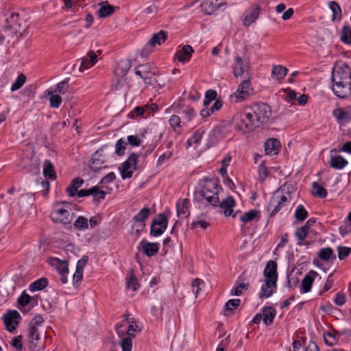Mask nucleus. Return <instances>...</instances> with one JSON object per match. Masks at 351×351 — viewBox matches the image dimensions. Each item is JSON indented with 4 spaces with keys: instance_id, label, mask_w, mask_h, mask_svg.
<instances>
[{
    "instance_id": "nucleus-55",
    "label": "nucleus",
    "mask_w": 351,
    "mask_h": 351,
    "mask_svg": "<svg viewBox=\"0 0 351 351\" xmlns=\"http://www.w3.org/2000/svg\"><path fill=\"white\" fill-rule=\"evenodd\" d=\"M27 337L28 341H38L40 340V334L37 327L29 326Z\"/></svg>"
},
{
    "instance_id": "nucleus-53",
    "label": "nucleus",
    "mask_w": 351,
    "mask_h": 351,
    "mask_svg": "<svg viewBox=\"0 0 351 351\" xmlns=\"http://www.w3.org/2000/svg\"><path fill=\"white\" fill-rule=\"evenodd\" d=\"M127 145V142H125L123 138L119 139L115 145V153L117 155L119 156H122L125 154V146Z\"/></svg>"
},
{
    "instance_id": "nucleus-33",
    "label": "nucleus",
    "mask_w": 351,
    "mask_h": 351,
    "mask_svg": "<svg viewBox=\"0 0 351 351\" xmlns=\"http://www.w3.org/2000/svg\"><path fill=\"white\" fill-rule=\"evenodd\" d=\"M49 280L47 278L43 277L32 282L29 286V290L32 292L42 291L47 287Z\"/></svg>"
},
{
    "instance_id": "nucleus-36",
    "label": "nucleus",
    "mask_w": 351,
    "mask_h": 351,
    "mask_svg": "<svg viewBox=\"0 0 351 351\" xmlns=\"http://www.w3.org/2000/svg\"><path fill=\"white\" fill-rule=\"evenodd\" d=\"M241 303L239 299L229 300L225 304L223 308V315L226 316L231 315L233 314V311L236 309Z\"/></svg>"
},
{
    "instance_id": "nucleus-19",
    "label": "nucleus",
    "mask_w": 351,
    "mask_h": 351,
    "mask_svg": "<svg viewBox=\"0 0 351 351\" xmlns=\"http://www.w3.org/2000/svg\"><path fill=\"white\" fill-rule=\"evenodd\" d=\"M317 275V272L313 270H311L310 272L304 276L301 283V293H308L311 291L312 285L314 282V277Z\"/></svg>"
},
{
    "instance_id": "nucleus-5",
    "label": "nucleus",
    "mask_w": 351,
    "mask_h": 351,
    "mask_svg": "<svg viewBox=\"0 0 351 351\" xmlns=\"http://www.w3.org/2000/svg\"><path fill=\"white\" fill-rule=\"evenodd\" d=\"M233 124L236 130L246 133L256 128L253 123L252 117L245 109L244 112L237 113L233 117Z\"/></svg>"
},
{
    "instance_id": "nucleus-63",
    "label": "nucleus",
    "mask_w": 351,
    "mask_h": 351,
    "mask_svg": "<svg viewBox=\"0 0 351 351\" xmlns=\"http://www.w3.org/2000/svg\"><path fill=\"white\" fill-rule=\"evenodd\" d=\"M274 291L271 289V288H267V287L265 285L261 287L258 297L261 299L267 298L271 297Z\"/></svg>"
},
{
    "instance_id": "nucleus-60",
    "label": "nucleus",
    "mask_w": 351,
    "mask_h": 351,
    "mask_svg": "<svg viewBox=\"0 0 351 351\" xmlns=\"http://www.w3.org/2000/svg\"><path fill=\"white\" fill-rule=\"evenodd\" d=\"M131 67V62L129 60H121L119 63V69L121 70V74L125 75L127 74Z\"/></svg>"
},
{
    "instance_id": "nucleus-30",
    "label": "nucleus",
    "mask_w": 351,
    "mask_h": 351,
    "mask_svg": "<svg viewBox=\"0 0 351 351\" xmlns=\"http://www.w3.org/2000/svg\"><path fill=\"white\" fill-rule=\"evenodd\" d=\"M43 175L46 178L51 180L56 179V174L52 162L49 160H45L43 163Z\"/></svg>"
},
{
    "instance_id": "nucleus-4",
    "label": "nucleus",
    "mask_w": 351,
    "mask_h": 351,
    "mask_svg": "<svg viewBox=\"0 0 351 351\" xmlns=\"http://www.w3.org/2000/svg\"><path fill=\"white\" fill-rule=\"evenodd\" d=\"M246 110L252 114L256 129L269 122L272 111L269 104L264 102L255 103L247 106Z\"/></svg>"
},
{
    "instance_id": "nucleus-62",
    "label": "nucleus",
    "mask_w": 351,
    "mask_h": 351,
    "mask_svg": "<svg viewBox=\"0 0 351 351\" xmlns=\"http://www.w3.org/2000/svg\"><path fill=\"white\" fill-rule=\"evenodd\" d=\"M145 112L143 106H138L135 107L134 109L128 114V117L130 119H134L136 117L143 116Z\"/></svg>"
},
{
    "instance_id": "nucleus-8",
    "label": "nucleus",
    "mask_w": 351,
    "mask_h": 351,
    "mask_svg": "<svg viewBox=\"0 0 351 351\" xmlns=\"http://www.w3.org/2000/svg\"><path fill=\"white\" fill-rule=\"evenodd\" d=\"M168 219L163 213L158 214L152 220L150 227V235L152 237H159L163 234L167 228Z\"/></svg>"
},
{
    "instance_id": "nucleus-35",
    "label": "nucleus",
    "mask_w": 351,
    "mask_h": 351,
    "mask_svg": "<svg viewBox=\"0 0 351 351\" xmlns=\"http://www.w3.org/2000/svg\"><path fill=\"white\" fill-rule=\"evenodd\" d=\"M338 335L339 332L335 330H332L331 332H324V339L325 343L328 346H332L335 345L339 340Z\"/></svg>"
},
{
    "instance_id": "nucleus-20",
    "label": "nucleus",
    "mask_w": 351,
    "mask_h": 351,
    "mask_svg": "<svg viewBox=\"0 0 351 351\" xmlns=\"http://www.w3.org/2000/svg\"><path fill=\"white\" fill-rule=\"evenodd\" d=\"M190 205L191 202L189 199L186 198L182 200L180 199L176 203L177 215L178 217L182 215L184 218L188 217L190 215Z\"/></svg>"
},
{
    "instance_id": "nucleus-31",
    "label": "nucleus",
    "mask_w": 351,
    "mask_h": 351,
    "mask_svg": "<svg viewBox=\"0 0 351 351\" xmlns=\"http://www.w3.org/2000/svg\"><path fill=\"white\" fill-rule=\"evenodd\" d=\"M126 287L128 289H132L133 291H136L140 287V284L137 278L134 274V269H130L128 274Z\"/></svg>"
},
{
    "instance_id": "nucleus-6",
    "label": "nucleus",
    "mask_w": 351,
    "mask_h": 351,
    "mask_svg": "<svg viewBox=\"0 0 351 351\" xmlns=\"http://www.w3.org/2000/svg\"><path fill=\"white\" fill-rule=\"evenodd\" d=\"M138 161V154L132 153L123 162L121 167H119L122 179L125 180L132 177L133 171L137 169Z\"/></svg>"
},
{
    "instance_id": "nucleus-12",
    "label": "nucleus",
    "mask_w": 351,
    "mask_h": 351,
    "mask_svg": "<svg viewBox=\"0 0 351 351\" xmlns=\"http://www.w3.org/2000/svg\"><path fill=\"white\" fill-rule=\"evenodd\" d=\"M251 82L250 80H243L238 86L234 96L237 101L240 102L245 100L248 96L253 93Z\"/></svg>"
},
{
    "instance_id": "nucleus-56",
    "label": "nucleus",
    "mask_w": 351,
    "mask_h": 351,
    "mask_svg": "<svg viewBox=\"0 0 351 351\" xmlns=\"http://www.w3.org/2000/svg\"><path fill=\"white\" fill-rule=\"evenodd\" d=\"M258 172L259 176L260 182H264L268 176L269 169L265 165L264 162H261L258 167Z\"/></svg>"
},
{
    "instance_id": "nucleus-50",
    "label": "nucleus",
    "mask_w": 351,
    "mask_h": 351,
    "mask_svg": "<svg viewBox=\"0 0 351 351\" xmlns=\"http://www.w3.org/2000/svg\"><path fill=\"white\" fill-rule=\"evenodd\" d=\"M217 92L215 90L209 89L205 93V97L204 99V106L207 107L210 104L214 101L217 100Z\"/></svg>"
},
{
    "instance_id": "nucleus-37",
    "label": "nucleus",
    "mask_w": 351,
    "mask_h": 351,
    "mask_svg": "<svg viewBox=\"0 0 351 351\" xmlns=\"http://www.w3.org/2000/svg\"><path fill=\"white\" fill-rule=\"evenodd\" d=\"M234 64L232 66L233 68V75L234 77H237L239 76H241L245 69L243 65V61L241 56H237L234 59Z\"/></svg>"
},
{
    "instance_id": "nucleus-40",
    "label": "nucleus",
    "mask_w": 351,
    "mask_h": 351,
    "mask_svg": "<svg viewBox=\"0 0 351 351\" xmlns=\"http://www.w3.org/2000/svg\"><path fill=\"white\" fill-rule=\"evenodd\" d=\"M341 41L346 45H351V27L348 25L343 27L341 32Z\"/></svg>"
},
{
    "instance_id": "nucleus-39",
    "label": "nucleus",
    "mask_w": 351,
    "mask_h": 351,
    "mask_svg": "<svg viewBox=\"0 0 351 351\" xmlns=\"http://www.w3.org/2000/svg\"><path fill=\"white\" fill-rule=\"evenodd\" d=\"M260 213L261 212L258 210H250V211L246 212L243 215H241V217H240V220L244 224L251 222L258 216Z\"/></svg>"
},
{
    "instance_id": "nucleus-38",
    "label": "nucleus",
    "mask_w": 351,
    "mask_h": 351,
    "mask_svg": "<svg viewBox=\"0 0 351 351\" xmlns=\"http://www.w3.org/2000/svg\"><path fill=\"white\" fill-rule=\"evenodd\" d=\"M149 215L150 209L148 207H144L133 217V221L136 223H145V220L149 217Z\"/></svg>"
},
{
    "instance_id": "nucleus-2",
    "label": "nucleus",
    "mask_w": 351,
    "mask_h": 351,
    "mask_svg": "<svg viewBox=\"0 0 351 351\" xmlns=\"http://www.w3.org/2000/svg\"><path fill=\"white\" fill-rule=\"evenodd\" d=\"M219 182V179L217 178L202 179L199 182L200 191L194 193V200L197 202H202L203 199H205L209 206L217 207L219 202V191L222 190Z\"/></svg>"
},
{
    "instance_id": "nucleus-22",
    "label": "nucleus",
    "mask_w": 351,
    "mask_h": 351,
    "mask_svg": "<svg viewBox=\"0 0 351 351\" xmlns=\"http://www.w3.org/2000/svg\"><path fill=\"white\" fill-rule=\"evenodd\" d=\"M262 311L263 323L267 326L272 324L276 315V309L270 306H265L263 307Z\"/></svg>"
},
{
    "instance_id": "nucleus-45",
    "label": "nucleus",
    "mask_w": 351,
    "mask_h": 351,
    "mask_svg": "<svg viewBox=\"0 0 351 351\" xmlns=\"http://www.w3.org/2000/svg\"><path fill=\"white\" fill-rule=\"evenodd\" d=\"M308 215V211L303 205L300 204L296 208L294 216L297 221H303L307 218Z\"/></svg>"
},
{
    "instance_id": "nucleus-42",
    "label": "nucleus",
    "mask_w": 351,
    "mask_h": 351,
    "mask_svg": "<svg viewBox=\"0 0 351 351\" xmlns=\"http://www.w3.org/2000/svg\"><path fill=\"white\" fill-rule=\"evenodd\" d=\"M312 187L313 189V194L315 196H317L319 198H325L327 196V191L326 189L321 186L317 182H315L312 184Z\"/></svg>"
},
{
    "instance_id": "nucleus-11",
    "label": "nucleus",
    "mask_w": 351,
    "mask_h": 351,
    "mask_svg": "<svg viewBox=\"0 0 351 351\" xmlns=\"http://www.w3.org/2000/svg\"><path fill=\"white\" fill-rule=\"evenodd\" d=\"M50 217L53 222L64 225L69 224L72 221L69 210L64 208H59L58 204L55 207Z\"/></svg>"
},
{
    "instance_id": "nucleus-58",
    "label": "nucleus",
    "mask_w": 351,
    "mask_h": 351,
    "mask_svg": "<svg viewBox=\"0 0 351 351\" xmlns=\"http://www.w3.org/2000/svg\"><path fill=\"white\" fill-rule=\"evenodd\" d=\"M293 271L294 269H292V271L287 275V285L291 290L295 289L299 283L298 278L292 276Z\"/></svg>"
},
{
    "instance_id": "nucleus-23",
    "label": "nucleus",
    "mask_w": 351,
    "mask_h": 351,
    "mask_svg": "<svg viewBox=\"0 0 351 351\" xmlns=\"http://www.w3.org/2000/svg\"><path fill=\"white\" fill-rule=\"evenodd\" d=\"M49 263L56 267L59 274L69 273V263L67 261H61L58 258L51 257L49 258Z\"/></svg>"
},
{
    "instance_id": "nucleus-3",
    "label": "nucleus",
    "mask_w": 351,
    "mask_h": 351,
    "mask_svg": "<svg viewBox=\"0 0 351 351\" xmlns=\"http://www.w3.org/2000/svg\"><path fill=\"white\" fill-rule=\"evenodd\" d=\"M291 184H285L278 188L271 197L267 204L266 210L269 213V217H274L278 211H280L288 202V197L285 195L287 193L291 198Z\"/></svg>"
},
{
    "instance_id": "nucleus-57",
    "label": "nucleus",
    "mask_w": 351,
    "mask_h": 351,
    "mask_svg": "<svg viewBox=\"0 0 351 351\" xmlns=\"http://www.w3.org/2000/svg\"><path fill=\"white\" fill-rule=\"evenodd\" d=\"M69 78H66L59 82L56 86V91L62 94L65 93L69 88Z\"/></svg>"
},
{
    "instance_id": "nucleus-28",
    "label": "nucleus",
    "mask_w": 351,
    "mask_h": 351,
    "mask_svg": "<svg viewBox=\"0 0 351 351\" xmlns=\"http://www.w3.org/2000/svg\"><path fill=\"white\" fill-rule=\"evenodd\" d=\"M329 164L333 169H342L348 164V162L340 155L330 156Z\"/></svg>"
},
{
    "instance_id": "nucleus-47",
    "label": "nucleus",
    "mask_w": 351,
    "mask_h": 351,
    "mask_svg": "<svg viewBox=\"0 0 351 351\" xmlns=\"http://www.w3.org/2000/svg\"><path fill=\"white\" fill-rule=\"evenodd\" d=\"M332 254V249L328 247L320 249V250L318 252L317 256L321 260L328 261L330 260Z\"/></svg>"
},
{
    "instance_id": "nucleus-15",
    "label": "nucleus",
    "mask_w": 351,
    "mask_h": 351,
    "mask_svg": "<svg viewBox=\"0 0 351 351\" xmlns=\"http://www.w3.org/2000/svg\"><path fill=\"white\" fill-rule=\"evenodd\" d=\"M332 115L338 123H348L351 121V106L345 108H337L333 110Z\"/></svg>"
},
{
    "instance_id": "nucleus-17",
    "label": "nucleus",
    "mask_w": 351,
    "mask_h": 351,
    "mask_svg": "<svg viewBox=\"0 0 351 351\" xmlns=\"http://www.w3.org/2000/svg\"><path fill=\"white\" fill-rule=\"evenodd\" d=\"M226 133V126L223 125H217L210 132L209 141L213 145H215L218 143L219 141L225 138Z\"/></svg>"
},
{
    "instance_id": "nucleus-13",
    "label": "nucleus",
    "mask_w": 351,
    "mask_h": 351,
    "mask_svg": "<svg viewBox=\"0 0 351 351\" xmlns=\"http://www.w3.org/2000/svg\"><path fill=\"white\" fill-rule=\"evenodd\" d=\"M236 206V202L232 196H229L223 199L221 202L219 201L218 206L222 210L226 217L232 216L233 218L236 217L237 213L233 214V208Z\"/></svg>"
},
{
    "instance_id": "nucleus-14",
    "label": "nucleus",
    "mask_w": 351,
    "mask_h": 351,
    "mask_svg": "<svg viewBox=\"0 0 351 351\" xmlns=\"http://www.w3.org/2000/svg\"><path fill=\"white\" fill-rule=\"evenodd\" d=\"M159 245L158 243L148 242L145 239H143L139 243L138 249L139 250L141 249L143 254L147 256L152 257L158 252Z\"/></svg>"
},
{
    "instance_id": "nucleus-52",
    "label": "nucleus",
    "mask_w": 351,
    "mask_h": 351,
    "mask_svg": "<svg viewBox=\"0 0 351 351\" xmlns=\"http://www.w3.org/2000/svg\"><path fill=\"white\" fill-rule=\"evenodd\" d=\"M26 81V77L24 74H20L11 86V90L16 91L21 88Z\"/></svg>"
},
{
    "instance_id": "nucleus-18",
    "label": "nucleus",
    "mask_w": 351,
    "mask_h": 351,
    "mask_svg": "<svg viewBox=\"0 0 351 351\" xmlns=\"http://www.w3.org/2000/svg\"><path fill=\"white\" fill-rule=\"evenodd\" d=\"M194 52L193 47L189 45H185L182 47L181 51H178L174 54V59H178L180 62L184 63L189 61Z\"/></svg>"
},
{
    "instance_id": "nucleus-26",
    "label": "nucleus",
    "mask_w": 351,
    "mask_h": 351,
    "mask_svg": "<svg viewBox=\"0 0 351 351\" xmlns=\"http://www.w3.org/2000/svg\"><path fill=\"white\" fill-rule=\"evenodd\" d=\"M84 180L80 177L74 178L71 184L66 188V192L69 197H74L76 195V192L78 191V189L82 186L84 184Z\"/></svg>"
},
{
    "instance_id": "nucleus-48",
    "label": "nucleus",
    "mask_w": 351,
    "mask_h": 351,
    "mask_svg": "<svg viewBox=\"0 0 351 351\" xmlns=\"http://www.w3.org/2000/svg\"><path fill=\"white\" fill-rule=\"evenodd\" d=\"M33 298L28 295L25 291H24L21 295L18 298L17 302L20 307H25L31 303Z\"/></svg>"
},
{
    "instance_id": "nucleus-29",
    "label": "nucleus",
    "mask_w": 351,
    "mask_h": 351,
    "mask_svg": "<svg viewBox=\"0 0 351 351\" xmlns=\"http://www.w3.org/2000/svg\"><path fill=\"white\" fill-rule=\"evenodd\" d=\"M280 141L276 138H269L265 143V152L266 154H277Z\"/></svg>"
},
{
    "instance_id": "nucleus-16",
    "label": "nucleus",
    "mask_w": 351,
    "mask_h": 351,
    "mask_svg": "<svg viewBox=\"0 0 351 351\" xmlns=\"http://www.w3.org/2000/svg\"><path fill=\"white\" fill-rule=\"evenodd\" d=\"M101 157V154L99 152V150L96 151L89 162L90 169L95 172H97L101 169L107 168L108 166L104 165L105 160L100 158Z\"/></svg>"
},
{
    "instance_id": "nucleus-10",
    "label": "nucleus",
    "mask_w": 351,
    "mask_h": 351,
    "mask_svg": "<svg viewBox=\"0 0 351 351\" xmlns=\"http://www.w3.org/2000/svg\"><path fill=\"white\" fill-rule=\"evenodd\" d=\"M123 328V324H117L115 326V330L119 338L120 346L122 351H131L132 348V339L135 337L133 333H128V335H125V330H122Z\"/></svg>"
},
{
    "instance_id": "nucleus-9",
    "label": "nucleus",
    "mask_w": 351,
    "mask_h": 351,
    "mask_svg": "<svg viewBox=\"0 0 351 351\" xmlns=\"http://www.w3.org/2000/svg\"><path fill=\"white\" fill-rule=\"evenodd\" d=\"M2 319L5 329L10 332H13L21 319V316L16 310H8L7 313L3 315Z\"/></svg>"
},
{
    "instance_id": "nucleus-64",
    "label": "nucleus",
    "mask_w": 351,
    "mask_h": 351,
    "mask_svg": "<svg viewBox=\"0 0 351 351\" xmlns=\"http://www.w3.org/2000/svg\"><path fill=\"white\" fill-rule=\"evenodd\" d=\"M247 287H248V285L245 284V282L239 283V285L238 286H237L236 287L233 288L231 290L230 294L232 295L239 296L242 293V290L247 289Z\"/></svg>"
},
{
    "instance_id": "nucleus-34",
    "label": "nucleus",
    "mask_w": 351,
    "mask_h": 351,
    "mask_svg": "<svg viewBox=\"0 0 351 351\" xmlns=\"http://www.w3.org/2000/svg\"><path fill=\"white\" fill-rule=\"evenodd\" d=\"M328 5L332 12V21H340L342 18L341 9L339 5L334 1H329Z\"/></svg>"
},
{
    "instance_id": "nucleus-44",
    "label": "nucleus",
    "mask_w": 351,
    "mask_h": 351,
    "mask_svg": "<svg viewBox=\"0 0 351 351\" xmlns=\"http://www.w3.org/2000/svg\"><path fill=\"white\" fill-rule=\"evenodd\" d=\"M92 189H93V193H91V195L93 197L95 203H99L105 199L106 193L104 191L99 190L97 186L92 187Z\"/></svg>"
},
{
    "instance_id": "nucleus-32",
    "label": "nucleus",
    "mask_w": 351,
    "mask_h": 351,
    "mask_svg": "<svg viewBox=\"0 0 351 351\" xmlns=\"http://www.w3.org/2000/svg\"><path fill=\"white\" fill-rule=\"evenodd\" d=\"M101 7L98 10L100 18H105L112 15L115 10V7L110 5L108 1L101 3Z\"/></svg>"
},
{
    "instance_id": "nucleus-24",
    "label": "nucleus",
    "mask_w": 351,
    "mask_h": 351,
    "mask_svg": "<svg viewBox=\"0 0 351 351\" xmlns=\"http://www.w3.org/2000/svg\"><path fill=\"white\" fill-rule=\"evenodd\" d=\"M21 23L20 22V15L19 13L13 12L10 16L6 19V29H14L17 32L20 30Z\"/></svg>"
},
{
    "instance_id": "nucleus-61",
    "label": "nucleus",
    "mask_w": 351,
    "mask_h": 351,
    "mask_svg": "<svg viewBox=\"0 0 351 351\" xmlns=\"http://www.w3.org/2000/svg\"><path fill=\"white\" fill-rule=\"evenodd\" d=\"M204 285V282L199 278H195L192 281L191 287H193V291L195 293L196 295H197L199 292L202 290V287Z\"/></svg>"
},
{
    "instance_id": "nucleus-46",
    "label": "nucleus",
    "mask_w": 351,
    "mask_h": 351,
    "mask_svg": "<svg viewBox=\"0 0 351 351\" xmlns=\"http://www.w3.org/2000/svg\"><path fill=\"white\" fill-rule=\"evenodd\" d=\"M308 234V230L305 227L301 226L297 228L295 235L298 240V245H303L302 241L306 238Z\"/></svg>"
},
{
    "instance_id": "nucleus-43",
    "label": "nucleus",
    "mask_w": 351,
    "mask_h": 351,
    "mask_svg": "<svg viewBox=\"0 0 351 351\" xmlns=\"http://www.w3.org/2000/svg\"><path fill=\"white\" fill-rule=\"evenodd\" d=\"M73 227L77 230H83L88 228V221L84 216H80L73 223Z\"/></svg>"
},
{
    "instance_id": "nucleus-41",
    "label": "nucleus",
    "mask_w": 351,
    "mask_h": 351,
    "mask_svg": "<svg viewBox=\"0 0 351 351\" xmlns=\"http://www.w3.org/2000/svg\"><path fill=\"white\" fill-rule=\"evenodd\" d=\"M288 69L281 65H274L272 69L271 74L276 77L277 80H282L287 75Z\"/></svg>"
},
{
    "instance_id": "nucleus-49",
    "label": "nucleus",
    "mask_w": 351,
    "mask_h": 351,
    "mask_svg": "<svg viewBox=\"0 0 351 351\" xmlns=\"http://www.w3.org/2000/svg\"><path fill=\"white\" fill-rule=\"evenodd\" d=\"M204 132L205 131L202 128L197 130L194 132L193 137L191 139H188L187 143L189 144V146L192 145V141L193 143L198 144L201 141Z\"/></svg>"
},
{
    "instance_id": "nucleus-59",
    "label": "nucleus",
    "mask_w": 351,
    "mask_h": 351,
    "mask_svg": "<svg viewBox=\"0 0 351 351\" xmlns=\"http://www.w3.org/2000/svg\"><path fill=\"white\" fill-rule=\"evenodd\" d=\"M337 252L339 259L343 260L350 254L351 248L346 246H339L337 247Z\"/></svg>"
},
{
    "instance_id": "nucleus-25",
    "label": "nucleus",
    "mask_w": 351,
    "mask_h": 351,
    "mask_svg": "<svg viewBox=\"0 0 351 351\" xmlns=\"http://www.w3.org/2000/svg\"><path fill=\"white\" fill-rule=\"evenodd\" d=\"M261 12V7L258 5H254L249 14L245 15L243 23L245 27H249L258 18Z\"/></svg>"
},
{
    "instance_id": "nucleus-21",
    "label": "nucleus",
    "mask_w": 351,
    "mask_h": 351,
    "mask_svg": "<svg viewBox=\"0 0 351 351\" xmlns=\"http://www.w3.org/2000/svg\"><path fill=\"white\" fill-rule=\"evenodd\" d=\"M200 8L205 14L210 15L220 8V5H217V0H204L200 4Z\"/></svg>"
},
{
    "instance_id": "nucleus-27",
    "label": "nucleus",
    "mask_w": 351,
    "mask_h": 351,
    "mask_svg": "<svg viewBox=\"0 0 351 351\" xmlns=\"http://www.w3.org/2000/svg\"><path fill=\"white\" fill-rule=\"evenodd\" d=\"M167 32L165 30H160L158 33L154 34L149 42L151 45L155 47L156 45H161L167 40Z\"/></svg>"
},
{
    "instance_id": "nucleus-7",
    "label": "nucleus",
    "mask_w": 351,
    "mask_h": 351,
    "mask_svg": "<svg viewBox=\"0 0 351 351\" xmlns=\"http://www.w3.org/2000/svg\"><path fill=\"white\" fill-rule=\"evenodd\" d=\"M277 263L272 260L269 261L266 264L263 274L267 278L265 285L267 288H276L277 287Z\"/></svg>"
},
{
    "instance_id": "nucleus-1",
    "label": "nucleus",
    "mask_w": 351,
    "mask_h": 351,
    "mask_svg": "<svg viewBox=\"0 0 351 351\" xmlns=\"http://www.w3.org/2000/svg\"><path fill=\"white\" fill-rule=\"evenodd\" d=\"M331 81V89L337 97L345 99L351 95V71L348 65L334 66Z\"/></svg>"
},
{
    "instance_id": "nucleus-51",
    "label": "nucleus",
    "mask_w": 351,
    "mask_h": 351,
    "mask_svg": "<svg viewBox=\"0 0 351 351\" xmlns=\"http://www.w3.org/2000/svg\"><path fill=\"white\" fill-rule=\"evenodd\" d=\"M93 63L90 62V59L88 58V56L84 57L82 58L80 64L78 65L77 63H75L73 69H74L75 67H78V69L80 71H84L85 69H88V68L91 67L93 66Z\"/></svg>"
},
{
    "instance_id": "nucleus-54",
    "label": "nucleus",
    "mask_w": 351,
    "mask_h": 351,
    "mask_svg": "<svg viewBox=\"0 0 351 351\" xmlns=\"http://www.w3.org/2000/svg\"><path fill=\"white\" fill-rule=\"evenodd\" d=\"M48 95H50V106L56 108H59L62 102V97L59 95L52 94L51 91H48Z\"/></svg>"
}]
</instances>
